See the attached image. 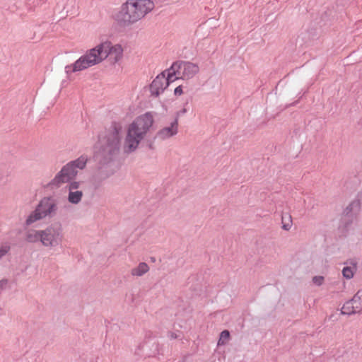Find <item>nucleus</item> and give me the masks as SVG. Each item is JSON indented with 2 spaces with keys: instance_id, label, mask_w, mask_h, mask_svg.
Here are the masks:
<instances>
[{
  "instance_id": "obj_16",
  "label": "nucleus",
  "mask_w": 362,
  "mask_h": 362,
  "mask_svg": "<svg viewBox=\"0 0 362 362\" xmlns=\"http://www.w3.org/2000/svg\"><path fill=\"white\" fill-rule=\"evenodd\" d=\"M86 163H87V158L85 156H81L76 160L69 162L68 163L72 164L73 168L76 170V168H78V169L84 168L86 165Z\"/></svg>"
},
{
  "instance_id": "obj_5",
  "label": "nucleus",
  "mask_w": 362,
  "mask_h": 362,
  "mask_svg": "<svg viewBox=\"0 0 362 362\" xmlns=\"http://www.w3.org/2000/svg\"><path fill=\"white\" fill-rule=\"evenodd\" d=\"M199 71V67L197 64L190 62H177L172 64L169 69V72L175 80L182 79L189 80L197 75Z\"/></svg>"
},
{
  "instance_id": "obj_11",
  "label": "nucleus",
  "mask_w": 362,
  "mask_h": 362,
  "mask_svg": "<svg viewBox=\"0 0 362 362\" xmlns=\"http://www.w3.org/2000/svg\"><path fill=\"white\" fill-rule=\"evenodd\" d=\"M149 271L148 265L145 262L139 263L131 270V274L134 276H141Z\"/></svg>"
},
{
  "instance_id": "obj_1",
  "label": "nucleus",
  "mask_w": 362,
  "mask_h": 362,
  "mask_svg": "<svg viewBox=\"0 0 362 362\" xmlns=\"http://www.w3.org/2000/svg\"><path fill=\"white\" fill-rule=\"evenodd\" d=\"M123 56L124 49L121 45L107 40L88 50L74 64L66 66L65 70L66 74L81 71L99 64L105 59L111 64H115L122 59Z\"/></svg>"
},
{
  "instance_id": "obj_4",
  "label": "nucleus",
  "mask_w": 362,
  "mask_h": 362,
  "mask_svg": "<svg viewBox=\"0 0 362 362\" xmlns=\"http://www.w3.org/2000/svg\"><path fill=\"white\" fill-rule=\"evenodd\" d=\"M57 210V203L52 197H44L41 199L35 211L26 219V224L30 225L47 216H52Z\"/></svg>"
},
{
  "instance_id": "obj_18",
  "label": "nucleus",
  "mask_w": 362,
  "mask_h": 362,
  "mask_svg": "<svg viewBox=\"0 0 362 362\" xmlns=\"http://www.w3.org/2000/svg\"><path fill=\"white\" fill-rule=\"evenodd\" d=\"M356 270V266L345 267L342 270L343 276L348 279H351L354 276Z\"/></svg>"
},
{
  "instance_id": "obj_25",
  "label": "nucleus",
  "mask_w": 362,
  "mask_h": 362,
  "mask_svg": "<svg viewBox=\"0 0 362 362\" xmlns=\"http://www.w3.org/2000/svg\"><path fill=\"white\" fill-rule=\"evenodd\" d=\"M183 93V90H182V86H177V88H175V90H174V94L177 96H180Z\"/></svg>"
},
{
  "instance_id": "obj_22",
  "label": "nucleus",
  "mask_w": 362,
  "mask_h": 362,
  "mask_svg": "<svg viewBox=\"0 0 362 362\" xmlns=\"http://www.w3.org/2000/svg\"><path fill=\"white\" fill-rule=\"evenodd\" d=\"M79 187L80 182L74 181L70 182L67 187L69 191H77L78 190Z\"/></svg>"
},
{
  "instance_id": "obj_2",
  "label": "nucleus",
  "mask_w": 362,
  "mask_h": 362,
  "mask_svg": "<svg viewBox=\"0 0 362 362\" xmlns=\"http://www.w3.org/2000/svg\"><path fill=\"white\" fill-rule=\"evenodd\" d=\"M154 122L153 115L146 112L129 124L127 129L123 149L126 153H131L136 149L140 141L144 139Z\"/></svg>"
},
{
  "instance_id": "obj_24",
  "label": "nucleus",
  "mask_w": 362,
  "mask_h": 362,
  "mask_svg": "<svg viewBox=\"0 0 362 362\" xmlns=\"http://www.w3.org/2000/svg\"><path fill=\"white\" fill-rule=\"evenodd\" d=\"M8 284V281L6 279L0 280V293L4 290Z\"/></svg>"
},
{
  "instance_id": "obj_15",
  "label": "nucleus",
  "mask_w": 362,
  "mask_h": 362,
  "mask_svg": "<svg viewBox=\"0 0 362 362\" xmlns=\"http://www.w3.org/2000/svg\"><path fill=\"white\" fill-rule=\"evenodd\" d=\"M25 240L29 243L41 242V230H30L26 234Z\"/></svg>"
},
{
  "instance_id": "obj_14",
  "label": "nucleus",
  "mask_w": 362,
  "mask_h": 362,
  "mask_svg": "<svg viewBox=\"0 0 362 362\" xmlns=\"http://www.w3.org/2000/svg\"><path fill=\"white\" fill-rule=\"evenodd\" d=\"M350 300L355 307V310L358 313L361 312L362 310V289L358 291Z\"/></svg>"
},
{
  "instance_id": "obj_9",
  "label": "nucleus",
  "mask_w": 362,
  "mask_h": 362,
  "mask_svg": "<svg viewBox=\"0 0 362 362\" xmlns=\"http://www.w3.org/2000/svg\"><path fill=\"white\" fill-rule=\"evenodd\" d=\"M178 132V122L175 119L170 126L165 127L161 129L157 134V136L160 139H167L175 135Z\"/></svg>"
},
{
  "instance_id": "obj_20",
  "label": "nucleus",
  "mask_w": 362,
  "mask_h": 362,
  "mask_svg": "<svg viewBox=\"0 0 362 362\" xmlns=\"http://www.w3.org/2000/svg\"><path fill=\"white\" fill-rule=\"evenodd\" d=\"M282 222H283V226L282 228L286 230H288L291 229V226H292V222H291V217L288 216V220L286 221V218H282Z\"/></svg>"
},
{
  "instance_id": "obj_3",
  "label": "nucleus",
  "mask_w": 362,
  "mask_h": 362,
  "mask_svg": "<svg viewBox=\"0 0 362 362\" xmlns=\"http://www.w3.org/2000/svg\"><path fill=\"white\" fill-rule=\"evenodd\" d=\"M153 8L154 3L151 0H127L122 5L117 19L129 25L143 18Z\"/></svg>"
},
{
  "instance_id": "obj_23",
  "label": "nucleus",
  "mask_w": 362,
  "mask_h": 362,
  "mask_svg": "<svg viewBox=\"0 0 362 362\" xmlns=\"http://www.w3.org/2000/svg\"><path fill=\"white\" fill-rule=\"evenodd\" d=\"M313 281L315 284L320 286L324 281V277L321 276H316L313 278Z\"/></svg>"
},
{
  "instance_id": "obj_6",
  "label": "nucleus",
  "mask_w": 362,
  "mask_h": 362,
  "mask_svg": "<svg viewBox=\"0 0 362 362\" xmlns=\"http://www.w3.org/2000/svg\"><path fill=\"white\" fill-rule=\"evenodd\" d=\"M62 228L60 225H52L41 230V243L44 247H55L62 243Z\"/></svg>"
},
{
  "instance_id": "obj_13",
  "label": "nucleus",
  "mask_w": 362,
  "mask_h": 362,
  "mask_svg": "<svg viewBox=\"0 0 362 362\" xmlns=\"http://www.w3.org/2000/svg\"><path fill=\"white\" fill-rule=\"evenodd\" d=\"M83 195L81 190L69 191L68 201L71 204H77L81 201Z\"/></svg>"
},
{
  "instance_id": "obj_12",
  "label": "nucleus",
  "mask_w": 362,
  "mask_h": 362,
  "mask_svg": "<svg viewBox=\"0 0 362 362\" xmlns=\"http://www.w3.org/2000/svg\"><path fill=\"white\" fill-rule=\"evenodd\" d=\"M360 209V202L356 201L352 202L347 208H346V218L348 219H351V221L353 222L354 221H356L357 217L356 214H351L350 216H349V213H351L352 211H355L356 212L358 211Z\"/></svg>"
},
{
  "instance_id": "obj_21",
  "label": "nucleus",
  "mask_w": 362,
  "mask_h": 362,
  "mask_svg": "<svg viewBox=\"0 0 362 362\" xmlns=\"http://www.w3.org/2000/svg\"><path fill=\"white\" fill-rule=\"evenodd\" d=\"M10 250V246L8 245H3L0 247V259L6 255Z\"/></svg>"
},
{
  "instance_id": "obj_17",
  "label": "nucleus",
  "mask_w": 362,
  "mask_h": 362,
  "mask_svg": "<svg viewBox=\"0 0 362 362\" xmlns=\"http://www.w3.org/2000/svg\"><path fill=\"white\" fill-rule=\"evenodd\" d=\"M341 312L343 315H351L358 313L356 310H355V307L354 306L351 300L346 302L343 305L341 309Z\"/></svg>"
},
{
  "instance_id": "obj_7",
  "label": "nucleus",
  "mask_w": 362,
  "mask_h": 362,
  "mask_svg": "<svg viewBox=\"0 0 362 362\" xmlns=\"http://www.w3.org/2000/svg\"><path fill=\"white\" fill-rule=\"evenodd\" d=\"M175 81L169 72V69L158 74L150 85V91L152 95L158 96L163 93L169 84Z\"/></svg>"
},
{
  "instance_id": "obj_8",
  "label": "nucleus",
  "mask_w": 362,
  "mask_h": 362,
  "mask_svg": "<svg viewBox=\"0 0 362 362\" xmlns=\"http://www.w3.org/2000/svg\"><path fill=\"white\" fill-rule=\"evenodd\" d=\"M77 174V170L74 169L72 164L67 163L61 170L55 175L51 181L50 185L57 187L62 185L69 182Z\"/></svg>"
},
{
  "instance_id": "obj_19",
  "label": "nucleus",
  "mask_w": 362,
  "mask_h": 362,
  "mask_svg": "<svg viewBox=\"0 0 362 362\" xmlns=\"http://www.w3.org/2000/svg\"><path fill=\"white\" fill-rule=\"evenodd\" d=\"M230 337V333L228 330H224L221 333L220 339L218 340V344L223 345L226 343Z\"/></svg>"
},
{
  "instance_id": "obj_10",
  "label": "nucleus",
  "mask_w": 362,
  "mask_h": 362,
  "mask_svg": "<svg viewBox=\"0 0 362 362\" xmlns=\"http://www.w3.org/2000/svg\"><path fill=\"white\" fill-rule=\"evenodd\" d=\"M119 146V139L118 134L113 133L110 135L107 139V142L104 147V151L112 153L115 150H118Z\"/></svg>"
}]
</instances>
